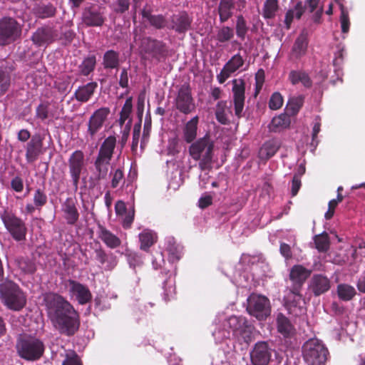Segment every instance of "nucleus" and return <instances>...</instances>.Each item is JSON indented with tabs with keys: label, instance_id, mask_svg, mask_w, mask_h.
<instances>
[{
	"label": "nucleus",
	"instance_id": "obj_23",
	"mask_svg": "<svg viewBox=\"0 0 365 365\" xmlns=\"http://www.w3.org/2000/svg\"><path fill=\"white\" fill-rule=\"evenodd\" d=\"M311 272L302 265H294L290 271L289 278L292 282V286L302 288L304 281L310 275Z\"/></svg>",
	"mask_w": 365,
	"mask_h": 365
},
{
	"label": "nucleus",
	"instance_id": "obj_15",
	"mask_svg": "<svg viewBox=\"0 0 365 365\" xmlns=\"http://www.w3.org/2000/svg\"><path fill=\"white\" fill-rule=\"evenodd\" d=\"M272 356V349L265 341L255 344L250 352V359L253 365H267Z\"/></svg>",
	"mask_w": 365,
	"mask_h": 365
},
{
	"label": "nucleus",
	"instance_id": "obj_21",
	"mask_svg": "<svg viewBox=\"0 0 365 365\" xmlns=\"http://www.w3.org/2000/svg\"><path fill=\"white\" fill-rule=\"evenodd\" d=\"M309 288L314 295L319 296L329 289L330 281L324 275L314 274L310 281Z\"/></svg>",
	"mask_w": 365,
	"mask_h": 365
},
{
	"label": "nucleus",
	"instance_id": "obj_44",
	"mask_svg": "<svg viewBox=\"0 0 365 365\" xmlns=\"http://www.w3.org/2000/svg\"><path fill=\"white\" fill-rule=\"evenodd\" d=\"M155 235L152 231L144 230L139 235V239L140 242V249L147 250L150 247L155 241Z\"/></svg>",
	"mask_w": 365,
	"mask_h": 365
},
{
	"label": "nucleus",
	"instance_id": "obj_26",
	"mask_svg": "<svg viewBox=\"0 0 365 365\" xmlns=\"http://www.w3.org/2000/svg\"><path fill=\"white\" fill-rule=\"evenodd\" d=\"M144 109V98L139 97L138 99V105H137V110L138 115L139 118V123L135 124L133 128V140H132V150L135 151L138 147L140 134V128H141V120L142 116L143 113Z\"/></svg>",
	"mask_w": 365,
	"mask_h": 365
},
{
	"label": "nucleus",
	"instance_id": "obj_62",
	"mask_svg": "<svg viewBox=\"0 0 365 365\" xmlns=\"http://www.w3.org/2000/svg\"><path fill=\"white\" fill-rule=\"evenodd\" d=\"M36 117L43 120L48 117V108L46 104H40L36 108Z\"/></svg>",
	"mask_w": 365,
	"mask_h": 365
},
{
	"label": "nucleus",
	"instance_id": "obj_2",
	"mask_svg": "<svg viewBox=\"0 0 365 365\" xmlns=\"http://www.w3.org/2000/svg\"><path fill=\"white\" fill-rule=\"evenodd\" d=\"M0 297L3 304L13 311L21 310L26 304V295L16 283L6 280L0 284Z\"/></svg>",
	"mask_w": 365,
	"mask_h": 365
},
{
	"label": "nucleus",
	"instance_id": "obj_42",
	"mask_svg": "<svg viewBox=\"0 0 365 365\" xmlns=\"http://www.w3.org/2000/svg\"><path fill=\"white\" fill-rule=\"evenodd\" d=\"M289 118L285 114H281L273 118L270 123V128L274 131H277L289 127Z\"/></svg>",
	"mask_w": 365,
	"mask_h": 365
},
{
	"label": "nucleus",
	"instance_id": "obj_54",
	"mask_svg": "<svg viewBox=\"0 0 365 365\" xmlns=\"http://www.w3.org/2000/svg\"><path fill=\"white\" fill-rule=\"evenodd\" d=\"M304 103V97L302 96H299L297 97H293L289 101V109L291 110L292 114H296Z\"/></svg>",
	"mask_w": 365,
	"mask_h": 365
},
{
	"label": "nucleus",
	"instance_id": "obj_11",
	"mask_svg": "<svg viewBox=\"0 0 365 365\" xmlns=\"http://www.w3.org/2000/svg\"><path fill=\"white\" fill-rule=\"evenodd\" d=\"M166 53L167 49L163 42L150 38H144L141 40L140 53L143 58L159 61Z\"/></svg>",
	"mask_w": 365,
	"mask_h": 365
},
{
	"label": "nucleus",
	"instance_id": "obj_57",
	"mask_svg": "<svg viewBox=\"0 0 365 365\" xmlns=\"http://www.w3.org/2000/svg\"><path fill=\"white\" fill-rule=\"evenodd\" d=\"M47 196L41 189H37L34 195V203L36 207H41L46 205Z\"/></svg>",
	"mask_w": 365,
	"mask_h": 365
},
{
	"label": "nucleus",
	"instance_id": "obj_63",
	"mask_svg": "<svg viewBox=\"0 0 365 365\" xmlns=\"http://www.w3.org/2000/svg\"><path fill=\"white\" fill-rule=\"evenodd\" d=\"M152 264L155 269L162 267L163 264H165L163 255L161 252H156L153 256Z\"/></svg>",
	"mask_w": 365,
	"mask_h": 365
},
{
	"label": "nucleus",
	"instance_id": "obj_1",
	"mask_svg": "<svg viewBox=\"0 0 365 365\" xmlns=\"http://www.w3.org/2000/svg\"><path fill=\"white\" fill-rule=\"evenodd\" d=\"M48 315L54 327L60 333L71 336L79 327L77 312L63 297L49 293L44 297Z\"/></svg>",
	"mask_w": 365,
	"mask_h": 365
},
{
	"label": "nucleus",
	"instance_id": "obj_56",
	"mask_svg": "<svg viewBox=\"0 0 365 365\" xmlns=\"http://www.w3.org/2000/svg\"><path fill=\"white\" fill-rule=\"evenodd\" d=\"M283 105L282 96L279 92L274 93L269 99V107L272 110H278Z\"/></svg>",
	"mask_w": 365,
	"mask_h": 365
},
{
	"label": "nucleus",
	"instance_id": "obj_31",
	"mask_svg": "<svg viewBox=\"0 0 365 365\" xmlns=\"http://www.w3.org/2000/svg\"><path fill=\"white\" fill-rule=\"evenodd\" d=\"M279 143L278 141L272 140L266 142L259 150V157L262 160H267L272 158L279 150Z\"/></svg>",
	"mask_w": 365,
	"mask_h": 365
},
{
	"label": "nucleus",
	"instance_id": "obj_32",
	"mask_svg": "<svg viewBox=\"0 0 365 365\" xmlns=\"http://www.w3.org/2000/svg\"><path fill=\"white\" fill-rule=\"evenodd\" d=\"M277 330L284 336H289L294 334L295 329L289 320L282 314H279L277 317Z\"/></svg>",
	"mask_w": 365,
	"mask_h": 365
},
{
	"label": "nucleus",
	"instance_id": "obj_10",
	"mask_svg": "<svg viewBox=\"0 0 365 365\" xmlns=\"http://www.w3.org/2000/svg\"><path fill=\"white\" fill-rule=\"evenodd\" d=\"M301 289L299 286H292L288 287L284 291V306L289 312L294 316H299L305 312Z\"/></svg>",
	"mask_w": 365,
	"mask_h": 365
},
{
	"label": "nucleus",
	"instance_id": "obj_19",
	"mask_svg": "<svg viewBox=\"0 0 365 365\" xmlns=\"http://www.w3.org/2000/svg\"><path fill=\"white\" fill-rule=\"evenodd\" d=\"M68 286L71 297L75 298L79 304H86L91 299L92 294L86 286L73 280H69Z\"/></svg>",
	"mask_w": 365,
	"mask_h": 365
},
{
	"label": "nucleus",
	"instance_id": "obj_58",
	"mask_svg": "<svg viewBox=\"0 0 365 365\" xmlns=\"http://www.w3.org/2000/svg\"><path fill=\"white\" fill-rule=\"evenodd\" d=\"M225 105L222 103H218L217 105L215 115L217 120L222 124H227L229 121L225 113Z\"/></svg>",
	"mask_w": 365,
	"mask_h": 365
},
{
	"label": "nucleus",
	"instance_id": "obj_39",
	"mask_svg": "<svg viewBox=\"0 0 365 365\" xmlns=\"http://www.w3.org/2000/svg\"><path fill=\"white\" fill-rule=\"evenodd\" d=\"M34 14L38 18H49L54 15L56 9L51 4H36L32 9Z\"/></svg>",
	"mask_w": 365,
	"mask_h": 365
},
{
	"label": "nucleus",
	"instance_id": "obj_22",
	"mask_svg": "<svg viewBox=\"0 0 365 365\" xmlns=\"http://www.w3.org/2000/svg\"><path fill=\"white\" fill-rule=\"evenodd\" d=\"M55 36L51 28H41L33 34L32 41L36 46H43L53 41Z\"/></svg>",
	"mask_w": 365,
	"mask_h": 365
},
{
	"label": "nucleus",
	"instance_id": "obj_36",
	"mask_svg": "<svg viewBox=\"0 0 365 365\" xmlns=\"http://www.w3.org/2000/svg\"><path fill=\"white\" fill-rule=\"evenodd\" d=\"M254 334V327L246 322L235 338L241 344L245 343L248 344L253 340Z\"/></svg>",
	"mask_w": 365,
	"mask_h": 365
},
{
	"label": "nucleus",
	"instance_id": "obj_49",
	"mask_svg": "<svg viewBox=\"0 0 365 365\" xmlns=\"http://www.w3.org/2000/svg\"><path fill=\"white\" fill-rule=\"evenodd\" d=\"M167 250L169 253V260L172 262L179 260L182 255V247L175 245V242L172 243L170 241L168 242Z\"/></svg>",
	"mask_w": 365,
	"mask_h": 365
},
{
	"label": "nucleus",
	"instance_id": "obj_25",
	"mask_svg": "<svg viewBox=\"0 0 365 365\" xmlns=\"http://www.w3.org/2000/svg\"><path fill=\"white\" fill-rule=\"evenodd\" d=\"M307 35L303 31L294 41L291 51L292 58L297 59L304 56L307 50Z\"/></svg>",
	"mask_w": 365,
	"mask_h": 365
},
{
	"label": "nucleus",
	"instance_id": "obj_64",
	"mask_svg": "<svg viewBox=\"0 0 365 365\" xmlns=\"http://www.w3.org/2000/svg\"><path fill=\"white\" fill-rule=\"evenodd\" d=\"M11 187L17 192H21L24 189L23 180L19 177H15L11 181Z\"/></svg>",
	"mask_w": 365,
	"mask_h": 365
},
{
	"label": "nucleus",
	"instance_id": "obj_53",
	"mask_svg": "<svg viewBox=\"0 0 365 365\" xmlns=\"http://www.w3.org/2000/svg\"><path fill=\"white\" fill-rule=\"evenodd\" d=\"M164 296L165 300H170L175 293L174 279L170 277L164 282Z\"/></svg>",
	"mask_w": 365,
	"mask_h": 365
},
{
	"label": "nucleus",
	"instance_id": "obj_17",
	"mask_svg": "<svg viewBox=\"0 0 365 365\" xmlns=\"http://www.w3.org/2000/svg\"><path fill=\"white\" fill-rule=\"evenodd\" d=\"M244 65V59L240 53L234 55L223 66L220 73L217 75V79L220 83H223L230 76L242 68Z\"/></svg>",
	"mask_w": 365,
	"mask_h": 365
},
{
	"label": "nucleus",
	"instance_id": "obj_59",
	"mask_svg": "<svg viewBox=\"0 0 365 365\" xmlns=\"http://www.w3.org/2000/svg\"><path fill=\"white\" fill-rule=\"evenodd\" d=\"M130 0H116L112 4L113 11L116 13H124L129 9Z\"/></svg>",
	"mask_w": 365,
	"mask_h": 365
},
{
	"label": "nucleus",
	"instance_id": "obj_61",
	"mask_svg": "<svg viewBox=\"0 0 365 365\" xmlns=\"http://www.w3.org/2000/svg\"><path fill=\"white\" fill-rule=\"evenodd\" d=\"M150 130H151V120H150V118H146V119L145 120V123H144L143 134V138H142V141H141V147H143V145H145V143L148 141Z\"/></svg>",
	"mask_w": 365,
	"mask_h": 365
},
{
	"label": "nucleus",
	"instance_id": "obj_47",
	"mask_svg": "<svg viewBox=\"0 0 365 365\" xmlns=\"http://www.w3.org/2000/svg\"><path fill=\"white\" fill-rule=\"evenodd\" d=\"M96 57L93 56L86 58L79 66V70L81 74L88 76L95 68Z\"/></svg>",
	"mask_w": 365,
	"mask_h": 365
},
{
	"label": "nucleus",
	"instance_id": "obj_8",
	"mask_svg": "<svg viewBox=\"0 0 365 365\" xmlns=\"http://www.w3.org/2000/svg\"><path fill=\"white\" fill-rule=\"evenodd\" d=\"M21 25L13 18L0 19V45L4 46L15 41L21 34Z\"/></svg>",
	"mask_w": 365,
	"mask_h": 365
},
{
	"label": "nucleus",
	"instance_id": "obj_37",
	"mask_svg": "<svg viewBox=\"0 0 365 365\" xmlns=\"http://www.w3.org/2000/svg\"><path fill=\"white\" fill-rule=\"evenodd\" d=\"M233 8L234 2L232 0H220L218 12L221 22L227 21L232 16Z\"/></svg>",
	"mask_w": 365,
	"mask_h": 365
},
{
	"label": "nucleus",
	"instance_id": "obj_41",
	"mask_svg": "<svg viewBox=\"0 0 365 365\" xmlns=\"http://www.w3.org/2000/svg\"><path fill=\"white\" fill-rule=\"evenodd\" d=\"M173 28L178 32H185L190 25V21L187 14H180L173 18Z\"/></svg>",
	"mask_w": 365,
	"mask_h": 365
},
{
	"label": "nucleus",
	"instance_id": "obj_60",
	"mask_svg": "<svg viewBox=\"0 0 365 365\" xmlns=\"http://www.w3.org/2000/svg\"><path fill=\"white\" fill-rule=\"evenodd\" d=\"M9 86V77L4 71L0 70V96L4 94Z\"/></svg>",
	"mask_w": 365,
	"mask_h": 365
},
{
	"label": "nucleus",
	"instance_id": "obj_46",
	"mask_svg": "<svg viewBox=\"0 0 365 365\" xmlns=\"http://www.w3.org/2000/svg\"><path fill=\"white\" fill-rule=\"evenodd\" d=\"M103 63L106 68H115L118 66V55L114 51H108L104 54Z\"/></svg>",
	"mask_w": 365,
	"mask_h": 365
},
{
	"label": "nucleus",
	"instance_id": "obj_7",
	"mask_svg": "<svg viewBox=\"0 0 365 365\" xmlns=\"http://www.w3.org/2000/svg\"><path fill=\"white\" fill-rule=\"evenodd\" d=\"M68 167L73 186L77 190L81 176L87 171L84 153L81 150L72 153L68 160Z\"/></svg>",
	"mask_w": 365,
	"mask_h": 365
},
{
	"label": "nucleus",
	"instance_id": "obj_45",
	"mask_svg": "<svg viewBox=\"0 0 365 365\" xmlns=\"http://www.w3.org/2000/svg\"><path fill=\"white\" fill-rule=\"evenodd\" d=\"M277 9V0H266L263 7V16L266 19H272L275 16Z\"/></svg>",
	"mask_w": 365,
	"mask_h": 365
},
{
	"label": "nucleus",
	"instance_id": "obj_43",
	"mask_svg": "<svg viewBox=\"0 0 365 365\" xmlns=\"http://www.w3.org/2000/svg\"><path fill=\"white\" fill-rule=\"evenodd\" d=\"M315 247L319 252H327L330 245L328 234L325 232L314 237Z\"/></svg>",
	"mask_w": 365,
	"mask_h": 365
},
{
	"label": "nucleus",
	"instance_id": "obj_14",
	"mask_svg": "<svg viewBox=\"0 0 365 365\" xmlns=\"http://www.w3.org/2000/svg\"><path fill=\"white\" fill-rule=\"evenodd\" d=\"M319 0H304L298 1L293 9H289L285 16V24L287 28L289 29L292 21L294 19H299L305 9H309L312 12L318 6Z\"/></svg>",
	"mask_w": 365,
	"mask_h": 365
},
{
	"label": "nucleus",
	"instance_id": "obj_38",
	"mask_svg": "<svg viewBox=\"0 0 365 365\" xmlns=\"http://www.w3.org/2000/svg\"><path fill=\"white\" fill-rule=\"evenodd\" d=\"M198 118L197 116L189 120L184 129V138L187 143H191L197 136Z\"/></svg>",
	"mask_w": 365,
	"mask_h": 365
},
{
	"label": "nucleus",
	"instance_id": "obj_5",
	"mask_svg": "<svg viewBox=\"0 0 365 365\" xmlns=\"http://www.w3.org/2000/svg\"><path fill=\"white\" fill-rule=\"evenodd\" d=\"M328 350L317 339H311L303 346V356L307 365L324 364Z\"/></svg>",
	"mask_w": 365,
	"mask_h": 365
},
{
	"label": "nucleus",
	"instance_id": "obj_18",
	"mask_svg": "<svg viewBox=\"0 0 365 365\" xmlns=\"http://www.w3.org/2000/svg\"><path fill=\"white\" fill-rule=\"evenodd\" d=\"M175 105L177 108L184 113H188L192 110L193 103L188 85H182L179 89Z\"/></svg>",
	"mask_w": 365,
	"mask_h": 365
},
{
	"label": "nucleus",
	"instance_id": "obj_50",
	"mask_svg": "<svg viewBox=\"0 0 365 365\" xmlns=\"http://www.w3.org/2000/svg\"><path fill=\"white\" fill-rule=\"evenodd\" d=\"M339 5L341 10L340 23L341 31L344 34H346L348 33L350 26L349 14L342 4L339 3Z\"/></svg>",
	"mask_w": 365,
	"mask_h": 365
},
{
	"label": "nucleus",
	"instance_id": "obj_6",
	"mask_svg": "<svg viewBox=\"0 0 365 365\" xmlns=\"http://www.w3.org/2000/svg\"><path fill=\"white\" fill-rule=\"evenodd\" d=\"M246 322L244 317L232 316L224 321L222 324L213 331L212 335L217 342L230 339L232 335L235 337Z\"/></svg>",
	"mask_w": 365,
	"mask_h": 365
},
{
	"label": "nucleus",
	"instance_id": "obj_30",
	"mask_svg": "<svg viewBox=\"0 0 365 365\" xmlns=\"http://www.w3.org/2000/svg\"><path fill=\"white\" fill-rule=\"evenodd\" d=\"M133 110L132 98H128L125 100V102L120 110V118L118 120L119 124L121 127L125 126L129 123V128H131L132 118L131 113Z\"/></svg>",
	"mask_w": 365,
	"mask_h": 365
},
{
	"label": "nucleus",
	"instance_id": "obj_28",
	"mask_svg": "<svg viewBox=\"0 0 365 365\" xmlns=\"http://www.w3.org/2000/svg\"><path fill=\"white\" fill-rule=\"evenodd\" d=\"M42 142L41 140L33 138L27 144L26 158L28 162L36 160L41 151Z\"/></svg>",
	"mask_w": 365,
	"mask_h": 365
},
{
	"label": "nucleus",
	"instance_id": "obj_33",
	"mask_svg": "<svg viewBox=\"0 0 365 365\" xmlns=\"http://www.w3.org/2000/svg\"><path fill=\"white\" fill-rule=\"evenodd\" d=\"M96 87L97 83L93 82L79 87L75 92L76 98L81 102L88 101L93 94Z\"/></svg>",
	"mask_w": 365,
	"mask_h": 365
},
{
	"label": "nucleus",
	"instance_id": "obj_34",
	"mask_svg": "<svg viewBox=\"0 0 365 365\" xmlns=\"http://www.w3.org/2000/svg\"><path fill=\"white\" fill-rule=\"evenodd\" d=\"M110 161V160L97 156V158L95 161L96 172L94 173L95 179L96 180H100L106 178L108 172Z\"/></svg>",
	"mask_w": 365,
	"mask_h": 365
},
{
	"label": "nucleus",
	"instance_id": "obj_24",
	"mask_svg": "<svg viewBox=\"0 0 365 365\" xmlns=\"http://www.w3.org/2000/svg\"><path fill=\"white\" fill-rule=\"evenodd\" d=\"M63 217L68 224H75L79 217V213L72 198H68L62 205Z\"/></svg>",
	"mask_w": 365,
	"mask_h": 365
},
{
	"label": "nucleus",
	"instance_id": "obj_27",
	"mask_svg": "<svg viewBox=\"0 0 365 365\" xmlns=\"http://www.w3.org/2000/svg\"><path fill=\"white\" fill-rule=\"evenodd\" d=\"M115 144L116 138L115 136L110 135L106 138L100 147L98 157L110 160Z\"/></svg>",
	"mask_w": 365,
	"mask_h": 365
},
{
	"label": "nucleus",
	"instance_id": "obj_13",
	"mask_svg": "<svg viewBox=\"0 0 365 365\" xmlns=\"http://www.w3.org/2000/svg\"><path fill=\"white\" fill-rule=\"evenodd\" d=\"M110 114V109L106 107L96 110L90 117L88 123L86 138L93 140L96 134L103 128V125Z\"/></svg>",
	"mask_w": 365,
	"mask_h": 365
},
{
	"label": "nucleus",
	"instance_id": "obj_51",
	"mask_svg": "<svg viewBox=\"0 0 365 365\" xmlns=\"http://www.w3.org/2000/svg\"><path fill=\"white\" fill-rule=\"evenodd\" d=\"M19 268L25 274H32L36 270L35 264L29 259H19L17 260Z\"/></svg>",
	"mask_w": 365,
	"mask_h": 365
},
{
	"label": "nucleus",
	"instance_id": "obj_3",
	"mask_svg": "<svg viewBox=\"0 0 365 365\" xmlns=\"http://www.w3.org/2000/svg\"><path fill=\"white\" fill-rule=\"evenodd\" d=\"M214 142L210 135L206 134L192 143L189 147V154L195 161H198L201 170L208 168L213 158Z\"/></svg>",
	"mask_w": 365,
	"mask_h": 365
},
{
	"label": "nucleus",
	"instance_id": "obj_9",
	"mask_svg": "<svg viewBox=\"0 0 365 365\" xmlns=\"http://www.w3.org/2000/svg\"><path fill=\"white\" fill-rule=\"evenodd\" d=\"M1 217L6 229L15 240L21 241L25 239L27 229L21 218L7 211H5Z\"/></svg>",
	"mask_w": 365,
	"mask_h": 365
},
{
	"label": "nucleus",
	"instance_id": "obj_35",
	"mask_svg": "<svg viewBox=\"0 0 365 365\" xmlns=\"http://www.w3.org/2000/svg\"><path fill=\"white\" fill-rule=\"evenodd\" d=\"M289 80L293 85L301 83L307 88L311 87L312 84L308 74L302 71H292L289 74Z\"/></svg>",
	"mask_w": 365,
	"mask_h": 365
},
{
	"label": "nucleus",
	"instance_id": "obj_16",
	"mask_svg": "<svg viewBox=\"0 0 365 365\" xmlns=\"http://www.w3.org/2000/svg\"><path fill=\"white\" fill-rule=\"evenodd\" d=\"M232 83L233 101L235 113L238 117L241 116L245 104V83L242 78L234 79Z\"/></svg>",
	"mask_w": 365,
	"mask_h": 365
},
{
	"label": "nucleus",
	"instance_id": "obj_55",
	"mask_svg": "<svg viewBox=\"0 0 365 365\" xmlns=\"http://www.w3.org/2000/svg\"><path fill=\"white\" fill-rule=\"evenodd\" d=\"M246 21L242 16L237 17L236 24V33L239 38L244 39L247 32Z\"/></svg>",
	"mask_w": 365,
	"mask_h": 365
},
{
	"label": "nucleus",
	"instance_id": "obj_52",
	"mask_svg": "<svg viewBox=\"0 0 365 365\" xmlns=\"http://www.w3.org/2000/svg\"><path fill=\"white\" fill-rule=\"evenodd\" d=\"M234 36L232 29L223 26L217 34V40L221 43L230 41Z\"/></svg>",
	"mask_w": 365,
	"mask_h": 365
},
{
	"label": "nucleus",
	"instance_id": "obj_12",
	"mask_svg": "<svg viewBox=\"0 0 365 365\" xmlns=\"http://www.w3.org/2000/svg\"><path fill=\"white\" fill-rule=\"evenodd\" d=\"M247 310L259 320H263L270 314L269 301L264 296L252 294L247 299Z\"/></svg>",
	"mask_w": 365,
	"mask_h": 365
},
{
	"label": "nucleus",
	"instance_id": "obj_29",
	"mask_svg": "<svg viewBox=\"0 0 365 365\" xmlns=\"http://www.w3.org/2000/svg\"><path fill=\"white\" fill-rule=\"evenodd\" d=\"M98 237L108 247L112 249L118 247L121 243L117 236L103 227H99Z\"/></svg>",
	"mask_w": 365,
	"mask_h": 365
},
{
	"label": "nucleus",
	"instance_id": "obj_20",
	"mask_svg": "<svg viewBox=\"0 0 365 365\" xmlns=\"http://www.w3.org/2000/svg\"><path fill=\"white\" fill-rule=\"evenodd\" d=\"M104 21L105 18L100 9L89 8L83 14V21L88 26H101Z\"/></svg>",
	"mask_w": 365,
	"mask_h": 365
},
{
	"label": "nucleus",
	"instance_id": "obj_48",
	"mask_svg": "<svg viewBox=\"0 0 365 365\" xmlns=\"http://www.w3.org/2000/svg\"><path fill=\"white\" fill-rule=\"evenodd\" d=\"M143 18L148 20L150 24L157 29H161L165 26V21L161 15H150L148 11H143L142 12Z\"/></svg>",
	"mask_w": 365,
	"mask_h": 365
},
{
	"label": "nucleus",
	"instance_id": "obj_4",
	"mask_svg": "<svg viewBox=\"0 0 365 365\" xmlns=\"http://www.w3.org/2000/svg\"><path fill=\"white\" fill-rule=\"evenodd\" d=\"M16 349L21 358L29 361H35L43 355L44 346L38 339L26 336L18 340Z\"/></svg>",
	"mask_w": 365,
	"mask_h": 365
},
{
	"label": "nucleus",
	"instance_id": "obj_40",
	"mask_svg": "<svg viewBox=\"0 0 365 365\" xmlns=\"http://www.w3.org/2000/svg\"><path fill=\"white\" fill-rule=\"evenodd\" d=\"M337 294L343 301L351 300L356 294L355 289L347 284H340L337 286Z\"/></svg>",
	"mask_w": 365,
	"mask_h": 365
}]
</instances>
